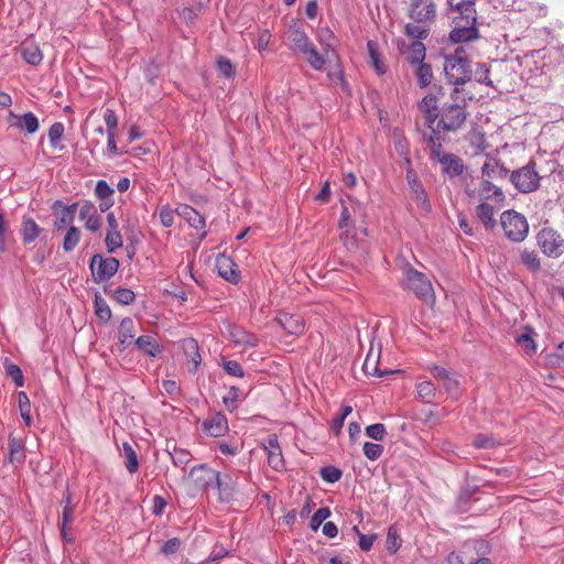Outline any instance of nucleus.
I'll list each match as a JSON object with an SVG mask.
<instances>
[{
	"label": "nucleus",
	"instance_id": "obj_13",
	"mask_svg": "<svg viewBox=\"0 0 564 564\" xmlns=\"http://www.w3.org/2000/svg\"><path fill=\"white\" fill-rule=\"evenodd\" d=\"M410 17L421 23L432 22L436 17V6L432 0H413Z\"/></svg>",
	"mask_w": 564,
	"mask_h": 564
},
{
	"label": "nucleus",
	"instance_id": "obj_15",
	"mask_svg": "<svg viewBox=\"0 0 564 564\" xmlns=\"http://www.w3.org/2000/svg\"><path fill=\"white\" fill-rule=\"evenodd\" d=\"M216 269L218 274L230 283H238L240 272L234 260L224 253L216 258Z\"/></svg>",
	"mask_w": 564,
	"mask_h": 564
},
{
	"label": "nucleus",
	"instance_id": "obj_48",
	"mask_svg": "<svg viewBox=\"0 0 564 564\" xmlns=\"http://www.w3.org/2000/svg\"><path fill=\"white\" fill-rule=\"evenodd\" d=\"M416 391L421 399L432 400L435 397L436 388L431 381L423 380L417 382Z\"/></svg>",
	"mask_w": 564,
	"mask_h": 564
},
{
	"label": "nucleus",
	"instance_id": "obj_39",
	"mask_svg": "<svg viewBox=\"0 0 564 564\" xmlns=\"http://www.w3.org/2000/svg\"><path fill=\"white\" fill-rule=\"evenodd\" d=\"M94 306L95 314L101 322L107 323L110 321L112 313L105 299H102L100 295H96L94 300Z\"/></svg>",
	"mask_w": 564,
	"mask_h": 564
},
{
	"label": "nucleus",
	"instance_id": "obj_26",
	"mask_svg": "<svg viewBox=\"0 0 564 564\" xmlns=\"http://www.w3.org/2000/svg\"><path fill=\"white\" fill-rule=\"evenodd\" d=\"M21 55L22 58L32 66H37L43 61L40 46L32 41H25L21 44Z\"/></svg>",
	"mask_w": 564,
	"mask_h": 564
},
{
	"label": "nucleus",
	"instance_id": "obj_30",
	"mask_svg": "<svg viewBox=\"0 0 564 564\" xmlns=\"http://www.w3.org/2000/svg\"><path fill=\"white\" fill-rule=\"evenodd\" d=\"M440 163L443 166V171L453 176H458L464 172L462 159L452 153L443 155Z\"/></svg>",
	"mask_w": 564,
	"mask_h": 564
},
{
	"label": "nucleus",
	"instance_id": "obj_55",
	"mask_svg": "<svg viewBox=\"0 0 564 564\" xmlns=\"http://www.w3.org/2000/svg\"><path fill=\"white\" fill-rule=\"evenodd\" d=\"M405 33L413 39V41H420L423 39H426L429 35V31L426 29H423L420 25L414 24H406L405 25Z\"/></svg>",
	"mask_w": 564,
	"mask_h": 564
},
{
	"label": "nucleus",
	"instance_id": "obj_40",
	"mask_svg": "<svg viewBox=\"0 0 564 564\" xmlns=\"http://www.w3.org/2000/svg\"><path fill=\"white\" fill-rule=\"evenodd\" d=\"M245 399V394L237 387H230L228 393L223 398V402L229 411H235L238 402Z\"/></svg>",
	"mask_w": 564,
	"mask_h": 564
},
{
	"label": "nucleus",
	"instance_id": "obj_44",
	"mask_svg": "<svg viewBox=\"0 0 564 564\" xmlns=\"http://www.w3.org/2000/svg\"><path fill=\"white\" fill-rule=\"evenodd\" d=\"M262 445L263 451L267 453L269 458H274L282 455V451L278 442V436L275 434L269 435Z\"/></svg>",
	"mask_w": 564,
	"mask_h": 564
},
{
	"label": "nucleus",
	"instance_id": "obj_19",
	"mask_svg": "<svg viewBox=\"0 0 564 564\" xmlns=\"http://www.w3.org/2000/svg\"><path fill=\"white\" fill-rule=\"evenodd\" d=\"M449 10L455 13L453 18L469 19L477 21V13L474 0H447Z\"/></svg>",
	"mask_w": 564,
	"mask_h": 564
},
{
	"label": "nucleus",
	"instance_id": "obj_46",
	"mask_svg": "<svg viewBox=\"0 0 564 564\" xmlns=\"http://www.w3.org/2000/svg\"><path fill=\"white\" fill-rule=\"evenodd\" d=\"M113 299L122 305H130L135 300V294L132 290L127 288H117L113 291Z\"/></svg>",
	"mask_w": 564,
	"mask_h": 564
},
{
	"label": "nucleus",
	"instance_id": "obj_16",
	"mask_svg": "<svg viewBox=\"0 0 564 564\" xmlns=\"http://www.w3.org/2000/svg\"><path fill=\"white\" fill-rule=\"evenodd\" d=\"M7 121L10 127L18 128L20 130H24L28 133L32 134L39 130V120L33 112H26L23 115H14L10 112Z\"/></svg>",
	"mask_w": 564,
	"mask_h": 564
},
{
	"label": "nucleus",
	"instance_id": "obj_51",
	"mask_svg": "<svg viewBox=\"0 0 564 564\" xmlns=\"http://www.w3.org/2000/svg\"><path fill=\"white\" fill-rule=\"evenodd\" d=\"M64 124L62 122H54L48 129V140L50 144L53 148H57V142L62 139L64 134Z\"/></svg>",
	"mask_w": 564,
	"mask_h": 564
},
{
	"label": "nucleus",
	"instance_id": "obj_2",
	"mask_svg": "<svg viewBox=\"0 0 564 564\" xmlns=\"http://www.w3.org/2000/svg\"><path fill=\"white\" fill-rule=\"evenodd\" d=\"M444 73L447 82L455 85L453 94H459L458 86L466 84L473 73L463 48H457L453 55L445 58Z\"/></svg>",
	"mask_w": 564,
	"mask_h": 564
},
{
	"label": "nucleus",
	"instance_id": "obj_4",
	"mask_svg": "<svg viewBox=\"0 0 564 564\" xmlns=\"http://www.w3.org/2000/svg\"><path fill=\"white\" fill-rule=\"evenodd\" d=\"M500 225L506 237L511 241L521 242L528 236L529 224L527 218L513 209L505 210L500 215Z\"/></svg>",
	"mask_w": 564,
	"mask_h": 564
},
{
	"label": "nucleus",
	"instance_id": "obj_60",
	"mask_svg": "<svg viewBox=\"0 0 564 564\" xmlns=\"http://www.w3.org/2000/svg\"><path fill=\"white\" fill-rule=\"evenodd\" d=\"M6 372L12 378L17 387H22L24 384L23 373L19 366L13 364L7 366Z\"/></svg>",
	"mask_w": 564,
	"mask_h": 564
},
{
	"label": "nucleus",
	"instance_id": "obj_14",
	"mask_svg": "<svg viewBox=\"0 0 564 564\" xmlns=\"http://www.w3.org/2000/svg\"><path fill=\"white\" fill-rule=\"evenodd\" d=\"M322 53L317 51L315 45L312 43L302 53L306 57V62L315 70H323L325 68L326 58L329 57V52H334V44L327 43L322 47Z\"/></svg>",
	"mask_w": 564,
	"mask_h": 564
},
{
	"label": "nucleus",
	"instance_id": "obj_61",
	"mask_svg": "<svg viewBox=\"0 0 564 564\" xmlns=\"http://www.w3.org/2000/svg\"><path fill=\"white\" fill-rule=\"evenodd\" d=\"M159 217L161 224L169 228L174 224V212L169 206H163L160 208Z\"/></svg>",
	"mask_w": 564,
	"mask_h": 564
},
{
	"label": "nucleus",
	"instance_id": "obj_49",
	"mask_svg": "<svg viewBox=\"0 0 564 564\" xmlns=\"http://www.w3.org/2000/svg\"><path fill=\"white\" fill-rule=\"evenodd\" d=\"M104 121L106 123V132L107 134L117 133V127H118V116L116 115V111L112 109H106L104 111Z\"/></svg>",
	"mask_w": 564,
	"mask_h": 564
},
{
	"label": "nucleus",
	"instance_id": "obj_20",
	"mask_svg": "<svg viewBox=\"0 0 564 564\" xmlns=\"http://www.w3.org/2000/svg\"><path fill=\"white\" fill-rule=\"evenodd\" d=\"M290 48L297 53H303L313 42L310 40L305 31L297 24L293 23L289 28Z\"/></svg>",
	"mask_w": 564,
	"mask_h": 564
},
{
	"label": "nucleus",
	"instance_id": "obj_31",
	"mask_svg": "<svg viewBox=\"0 0 564 564\" xmlns=\"http://www.w3.org/2000/svg\"><path fill=\"white\" fill-rule=\"evenodd\" d=\"M406 59L412 65H417L424 63L426 48L425 45L421 41H412L405 52Z\"/></svg>",
	"mask_w": 564,
	"mask_h": 564
},
{
	"label": "nucleus",
	"instance_id": "obj_32",
	"mask_svg": "<svg viewBox=\"0 0 564 564\" xmlns=\"http://www.w3.org/2000/svg\"><path fill=\"white\" fill-rule=\"evenodd\" d=\"M534 335L535 333L531 327H525L523 333L516 337L517 344L529 355L536 351Z\"/></svg>",
	"mask_w": 564,
	"mask_h": 564
},
{
	"label": "nucleus",
	"instance_id": "obj_35",
	"mask_svg": "<svg viewBox=\"0 0 564 564\" xmlns=\"http://www.w3.org/2000/svg\"><path fill=\"white\" fill-rule=\"evenodd\" d=\"M503 444L505 442H502L500 438H496L492 434L479 433L476 434L473 438V445L476 448L490 449Z\"/></svg>",
	"mask_w": 564,
	"mask_h": 564
},
{
	"label": "nucleus",
	"instance_id": "obj_25",
	"mask_svg": "<svg viewBox=\"0 0 564 564\" xmlns=\"http://www.w3.org/2000/svg\"><path fill=\"white\" fill-rule=\"evenodd\" d=\"M176 213L182 217L191 227L195 229L205 228V218L189 205H181L176 208Z\"/></svg>",
	"mask_w": 564,
	"mask_h": 564
},
{
	"label": "nucleus",
	"instance_id": "obj_24",
	"mask_svg": "<svg viewBox=\"0 0 564 564\" xmlns=\"http://www.w3.org/2000/svg\"><path fill=\"white\" fill-rule=\"evenodd\" d=\"M79 219L84 221L85 228L91 232L98 231L101 227V218L91 204L82 206L79 212Z\"/></svg>",
	"mask_w": 564,
	"mask_h": 564
},
{
	"label": "nucleus",
	"instance_id": "obj_58",
	"mask_svg": "<svg viewBox=\"0 0 564 564\" xmlns=\"http://www.w3.org/2000/svg\"><path fill=\"white\" fill-rule=\"evenodd\" d=\"M547 360L554 367L564 366V343H561L556 350L547 356Z\"/></svg>",
	"mask_w": 564,
	"mask_h": 564
},
{
	"label": "nucleus",
	"instance_id": "obj_18",
	"mask_svg": "<svg viewBox=\"0 0 564 564\" xmlns=\"http://www.w3.org/2000/svg\"><path fill=\"white\" fill-rule=\"evenodd\" d=\"M181 345L186 357L188 371L193 373L196 372L202 362L197 340L194 338H185L182 340Z\"/></svg>",
	"mask_w": 564,
	"mask_h": 564
},
{
	"label": "nucleus",
	"instance_id": "obj_43",
	"mask_svg": "<svg viewBox=\"0 0 564 564\" xmlns=\"http://www.w3.org/2000/svg\"><path fill=\"white\" fill-rule=\"evenodd\" d=\"M80 240V231L77 227L70 226L67 230L64 240H63V250L65 252H70L75 249Z\"/></svg>",
	"mask_w": 564,
	"mask_h": 564
},
{
	"label": "nucleus",
	"instance_id": "obj_5",
	"mask_svg": "<svg viewBox=\"0 0 564 564\" xmlns=\"http://www.w3.org/2000/svg\"><path fill=\"white\" fill-rule=\"evenodd\" d=\"M510 181L521 193H531L536 191L540 185L536 164L534 162H529L523 167L513 171L510 175Z\"/></svg>",
	"mask_w": 564,
	"mask_h": 564
},
{
	"label": "nucleus",
	"instance_id": "obj_41",
	"mask_svg": "<svg viewBox=\"0 0 564 564\" xmlns=\"http://www.w3.org/2000/svg\"><path fill=\"white\" fill-rule=\"evenodd\" d=\"M415 66V76L417 78V84L420 85V87H427L433 79V72L431 65L422 63Z\"/></svg>",
	"mask_w": 564,
	"mask_h": 564
},
{
	"label": "nucleus",
	"instance_id": "obj_62",
	"mask_svg": "<svg viewBox=\"0 0 564 564\" xmlns=\"http://www.w3.org/2000/svg\"><path fill=\"white\" fill-rule=\"evenodd\" d=\"M382 452L383 447L380 444L369 442L364 444V453L367 458H377L382 454Z\"/></svg>",
	"mask_w": 564,
	"mask_h": 564
},
{
	"label": "nucleus",
	"instance_id": "obj_23",
	"mask_svg": "<svg viewBox=\"0 0 564 564\" xmlns=\"http://www.w3.org/2000/svg\"><path fill=\"white\" fill-rule=\"evenodd\" d=\"M135 333L137 329L133 319L131 317L122 318L118 328V338L121 351L134 343Z\"/></svg>",
	"mask_w": 564,
	"mask_h": 564
},
{
	"label": "nucleus",
	"instance_id": "obj_11",
	"mask_svg": "<svg viewBox=\"0 0 564 564\" xmlns=\"http://www.w3.org/2000/svg\"><path fill=\"white\" fill-rule=\"evenodd\" d=\"M419 111L426 128L431 131L441 113L438 99L433 94H427L417 104Z\"/></svg>",
	"mask_w": 564,
	"mask_h": 564
},
{
	"label": "nucleus",
	"instance_id": "obj_12",
	"mask_svg": "<svg viewBox=\"0 0 564 564\" xmlns=\"http://www.w3.org/2000/svg\"><path fill=\"white\" fill-rule=\"evenodd\" d=\"M218 473L219 471L208 467L207 464H200L191 469L189 479L196 487L207 490L213 488Z\"/></svg>",
	"mask_w": 564,
	"mask_h": 564
},
{
	"label": "nucleus",
	"instance_id": "obj_9",
	"mask_svg": "<svg viewBox=\"0 0 564 564\" xmlns=\"http://www.w3.org/2000/svg\"><path fill=\"white\" fill-rule=\"evenodd\" d=\"M119 265L116 258H102L100 254H94L89 268L96 281H107L117 273Z\"/></svg>",
	"mask_w": 564,
	"mask_h": 564
},
{
	"label": "nucleus",
	"instance_id": "obj_53",
	"mask_svg": "<svg viewBox=\"0 0 564 564\" xmlns=\"http://www.w3.org/2000/svg\"><path fill=\"white\" fill-rule=\"evenodd\" d=\"M386 544L391 553H395L401 546V539L393 527L388 530Z\"/></svg>",
	"mask_w": 564,
	"mask_h": 564
},
{
	"label": "nucleus",
	"instance_id": "obj_22",
	"mask_svg": "<svg viewBox=\"0 0 564 564\" xmlns=\"http://www.w3.org/2000/svg\"><path fill=\"white\" fill-rule=\"evenodd\" d=\"M276 321L281 327H283V329L290 335L299 336L303 334L305 329L304 319L300 315L281 313Z\"/></svg>",
	"mask_w": 564,
	"mask_h": 564
},
{
	"label": "nucleus",
	"instance_id": "obj_8",
	"mask_svg": "<svg viewBox=\"0 0 564 564\" xmlns=\"http://www.w3.org/2000/svg\"><path fill=\"white\" fill-rule=\"evenodd\" d=\"M490 552L488 543L481 540L467 541L462 547L465 564H491L487 557Z\"/></svg>",
	"mask_w": 564,
	"mask_h": 564
},
{
	"label": "nucleus",
	"instance_id": "obj_63",
	"mask_svg": "<svg viewBox=\"0 0 564 564\" xmlns=\"http://www.w3.org/2000/svg\"><path fill=\"white\" fill-rule=\"evenodd\" d=\"M96 195L101 198H109L113 194V189L108 185L106 181H98L95 188Z\"/></svg>",
	"mask_w": 564,
	"mask_h": 564
},
{
	"label": "nucleus",
	"instance_id": "obj_10",
	"mask_svg": "<svg viewBox=\"0 0 564 564\" xmlns=\"http://www.w3.org/2000/svg\"><path fill=\"white\" fill-rule=\"evenodd\" d=\"M454 28L449 33L453 43H465L476 40L479 36L476 21L469 19L452 18Z\"/></svg>",
	"mask_w": 564,
	"mask_h": 564
},
{
	"label": "nucleus",
	"instance_id": "obj_57",
	"mask_svg": "<svg viewBox=\"0 0 564 564\" xmlns=\"http://www.w3.org/2000/svg\"><path fill=\"white\" fill-rule=\"evenodd\" d=\"M354 531L358 534L359 536V547L365 551V552H368L375 540L377 539V535L376 534H362L359 530H358V527H354Z\"/></svg>",
	"mask_w": 564,
	"mask_h": 564
},
{
	"label": "nucleus",
	"instance_id": "obj_47",
	"mask_svg": "<svg viewBox=\"0 0 564 564\" xmlns=\"http://www.w3.org/2000/svg\"><path fill=\"white\" fill-rule=\"evenodd\" d=\"M105 243L109 253L122 247L123 240L120 231H107Z\"/></svg>",
	"mask_w": 564,
	"mask_h": 564
},
{
	"label": "nucleus",
	"instance_id": "obj_54",
	"mask_svg": "<svg viewBox=\"0 0 564 564\" xmlns=\"http://www.w3.org/2000/svg\"><path fill=\"white\" fill-rule=\"evenodd\" d=\"M223 368L229 376L242 378L245 376V371L242 366L236 360H228L223 362Z\"/></svg>",
	"mask_w": 564,
	"mask_h": 564
},
{
	"label": "nucleus",
	"instance_id": "obj_50",
	"mask_svg": "<svg viewBox=\"0 0 564 564\" xmlns=\"http://www.w3.org/2000/svg\"><path fill=\"white\" fill-rule=\"evenodd\" d=\"M270 40L271 33L269 30H259L252 42L256 50L263 52L268 48Z\"/></svg>",
	"mask_w": 564,
	"mask_h": 564
},
{
	"label": "nucleus",
	"instance_id": "obj_56",
	"mask_svg": "<svg viewBox=\"0 0 564 564\" xmlns=\"http://www.w3.org/2000/svg\"><path fill=\"white\" fill-rule=\"evenodd\" d=\"M366 434L368 437L373 438L376 441L383 440L384 435L387 434L386 426L381 423H376L372 425L367 426Z\"/></svg>",
	"mask_w": 564,
	"mask_h": 564
},
{
	"label": "nucleus",
	"instance_id": "obj_29",
	"mask_svg": "<svg viewBox=\"0 0 564 564\" xmlns=\"http://www.w3.org/2000/svg\"><path fill=\"white\" fill-rule=\"evenodd\" d=\"M134 344L139 350L151 357H155L162 351L161 346L151 335L139 336L135 338Z\"/></svg>",
	"mask_w": 564,
	"mask_h": 564
},
{
	"label": "nucleus",
	"instance_id": "obj_59",
	"mask_svg": "<svg viewBox=\"0 0 564 564\" xmlns=\"http://www.w3.org/2000/svg\"><path fill=\"white\" fill-rule=\"evenodd\" d=\"M330 516L328 508H319L312 517L311 528L317 530L318 527Z\"/></svg>",
	"mask_w": 564,
	"mask_h": 564
},
{
	"label": "nucleus",
	"instance_id": "obj_37",
	"mask_svg": "<svg viewBox=\"0 0 564 564\" xmlns=\"http://www.w3.org/2000/svg\"><path fill=\"white\" fill-rule=\"evenodd\" d=\"M490 68L486 63H478L476 64L474 76L475 79L480 83L485 84L488 87L497 88V84L494 79L490 78Z\"/></svg>",
	"mask_w": 564,
	"mask_h": 564
},
{
	"label": "nucleus",
	"instance_id": "obj_45",
	"mask_svg": "<svg viewBox=\"0 0 564 564\" xmlns=\"http://www.w3.org/2000/svg\"><path fill=\"white\" fill-rule=\"evenodd\" d=\"M352 412V408L350 405H343L340 408V412L333 417L330 421V430L334 434H338L344 425L345 419Z\"/></svg>",
	"mask_w": 564,
	"mask_h": 564
},
{
	"label": "nucleus",
	"instance_id": "obj_3",
	"mask_svg": "<svg viewBox=\"0 0 564 564\" xmlns=\"http://www.w3.org/2000/svg\"><path fill=\"white\" fill-rule=\"evenodd\" d=\"M466 120L467 111L465 107L454 102L442 108L438 119L431 131L435 130L441 133L456 132L464 126Z\"/></svg>",
	"mask_w": 564,
	"mask_h": 564
},
{
	"label": "nucleus",
	"instance_id": "obj_38",
	"mask_svg": "<svg viewBox=\"0 0 564 564\" xmlns=\"http://www.w3.org/2000/svg\"><path fill=\"white\" fill-rule=\"evenodd\" d=\"M216 68L218 73L227 79L235 78L237 74L236 66L231 63L229 58L225 56H219L216 59Z\"/></svg>",
	"mask_w": 564,
	"mask_h": 564
},
{
	"label": "nucleus",
	"instance_id": "obj_6",
	"mask_svg": "<svg viewBox=\"0 0 564 564\" xmlns=\"http://www.w3.org/2000/svg\"><path fill=\"white\" fill-rule=\"evenodd\" d=\"M402 286L406 291L413 292L416 296L426 299L433 296V286L426 275L413 268L404 270Z\"/></svg>",
	"mask_w": 564,
	"mask_h": 564
},
{
	"label": "nucleus",
	"instance_id": "obj_42",
	"mask_svg": "<svg viewBox=\"0 0 564 564\" xmlns=\"http://www.w3.org/2000/svg\"><path fill=\"white\" fill-rule=\"evenodd\" d=\"M521 262L532 272H538L541 269L540 258L534 250L524 249L521 252Z\"/></svg>",
	"mask_w": 564,
	"mask_h": 564
},
{
	"label": "nucleus",
	"instance_id": "obj_36",
	"mask_svg": "<svg viewBox=\"0 0 564 564\" xmlns=\"http://www.w3.org/2000/svg\"><path fill=\"white\" fill-rule=\"evenodd\" d=\"M367 48L371 66L375 68L378 75H383L386 73V67L384 64L380 61V54L377 42L371 40L368 41Z\"/></svg>",
	"mask_w": 564,
	"mask_h": 564
},
{
	"label": "nucleus",
	"instance_id": "obj_52",
	"mask_svg": "<svg viewBox=\"0 0 564 564\" xmlns=\"http://www.w3.org/2000/svg\"><path fill=\"white\" fill-rule=\"evenodd\" d=\"M321 477L330 484L338 481L341 478V470L335 466H325L319 471Z\"/></svg>",
	"mask_w": 564,
	"mask_h": 564
},
{
	"label": "nucleus",
	"instance_id": "obj_28",
	"mask_svg": "<svg viewBox=\"0 0 564 564\" xmlns=\"http://www.w3.org/2000/svg\"><path fill=\"white\" fill-rule=\"evenodd\" d=\"M229 336L231 340L238 346L256 347L258 345L257 336L240 327H232L229 330Z\"/></svg>",
	"mask_w": 564,
	"mask_h": 564
},
{
	"label": "nucleus",
	"instance_id": "obj_1",
	"mask_svg": "<svg viewBox=\"0 0 564 564\" xmlns=\"http://www.w3.org/2000/svg\"><path fill=\"white\" fill-rule=\"evenodd\" d=\"M508 172L497 162H485L479 182L466 188L467 196L477 202L475 216L487 230L497 226L496 214L506 205V195L500 183L506 180Z\"/></svg>",
	"mask_w": 564,
	"mask_h": 564
},
{
	"label": "nucleus",
	"instance_id": "obj_34",
	"mask_svg": "<svg viewBox=\"0 0 564 564\" xmlns=\"http://www.w3.org/2000/svg\"><path fill=\"white\" fill-rule=\"evenodd\" d=\"M379 362V352L375 354L372 347L370 348L366 360L364 362V371L366 375L369 376H376V377H383L384 375L389 373L388 371H382L378 367Z\"/></svg>",
	"mask_w": 564,
	"mask_h": 564
},
{
	"label": "nucleus",
	"instance_id": "obj_21",
	"mask_svg": "<svg viewBox=\"0 0 564 564\" xmlns=\"http://www.w3.org/2000/svg\"><path fill=\"white\" fill-rule=\"evenodd\" d=\"M202 426L206 434L213 437H220L228 431V421L223 413L218 412L214 414L209 420H205Z\"/></svg>",
	"mask_w": 564,
	"mask_h": 564
},
{
	"label": "nucleus",
	"instance_id": "obj_64",
	"mask_svg": "<svg viewBox=\"0 0 564 564\" xmlns=\"http://www.w3.org/2000/svg\"><path fill=\"white\" fill-rule=\"evenodd\" d=\"M181 546V541L177 538H173L167 540L161 547V552L164 555H172L178 551Z\"/></svg>",
	"mask_w": 564,
	"mask_h": 564
},
{
	"label": "nucleus",
	"instance_id": "obj_27",
	"mask_svg": "<svg viewBox=\"0 0 564 564\" xmlns=\"http://www.w3.org/2000/svg\"><path fill=\"white\" fill-rule=\"evenodd\" d=\"M41 232L42 228L35 223L34 219L31 217H23L20 234L24 245L34 242Z\"/></svg>",
	"mask_w": 564,
	"mask_h": 564
},
{
	"label": "nucleus",
	"instance_id": "obj_17",
	"mask_svg": "<svg viewBox=\"0 0 564 564\" xmlns=\"http://www.w3.org/2000/svg\"><path fill=\"white\" fill-rule=\"evenodd\" d=\"M213 488L217 489V500L219 502L227 503L234 499L235 485L231 476L228 474H221L219 471Z\"/></svg>",
	"mask_w": 564,
	"mask_h": 564
},
{
	"label": "nucleus",
	"instance_id": "obj_7",
	"mask_svg": "<svg viewBox=\"0 0 564 564\" xmlns=\"http://www.w3.org/2000/svg\"><path fill=\"white\" fill-rule=\"evenodd\" d=\"M536 242L541 251L547 257L557 258L564 252V240L552 228H542L536 235Z\"/></svg>",
	"mask_w": 564,
	"mask_h": 564
},
{
	"label": "nucleus",
	"instance_id": "obj_33",
	"mask_svg": "<svg viewBox=\"0 0 564 564\" xmlns=\"http://www.w3.org/2000/svg\"><path fill=\"white\" fill-rule=\"evenodd\" d=\"M442 133L437 131H430V134L426 137L427 145L431 150V155L435 158L438 162H441V159L443 155H447L448 153H445L443 151L442 142H443Z\"/></svg>",
	"mask_w": 564,
	"mask_h": 564
}]
</instances>
